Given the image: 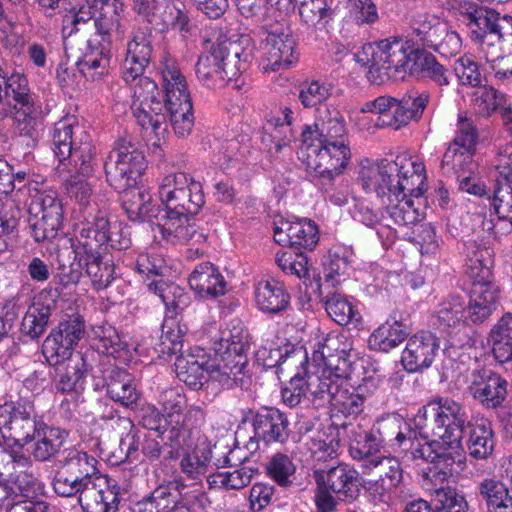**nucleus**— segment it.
<instances>
[{
	"label": "nucleus",
	"mask_w": 512,
	"mask_h": 512,
	"mask_svg": "<svg viewBox=\"0 0 512 512\" xmlns=\"http://www.w3.org/2000/svg\"><path fill=\"white\" fill-rule=\"evenodd\" d=\"M414 65L412 76L428 78L439 87L449 85V71L437 61L434 55L420 50L415 54Z\"/></svg>",
	"instance_id": "46"
},
{
	"label": "nucleus",
	"mask_w": 512,
	"mask_h": 512,
	"mask_svg": "<svg viewBox=\"0 0 512 512\" xmlns=\"http://www.w3.org/2000/svg\"><path fill=\"white\" fill-rule=\"evenodd\" d=\"M409 335L408 328L400 321L387 320L369 337V344L383 352L397 347Z\"/></svg>",
	"instance_id": "44"
},
{
	"label": "nucleus",
	"mask_w": 512,
	"mask_h": 512,
	"mask_svg": "<svg viewBox=\"0 0 512 512\" xmlns=\"http://www.w3.org/2000/svg\"><path fill=\"white\" fill-rule=\"evenodd\" d=\"M40 109H35L32 113L23 112L21 116L16 115L17 135L16 144L24 147V154H30L38 145L40 139V121L38 116Z\"/></svg>",
	"instance_id": "45"
},
{
	"label": "nucleus",
	"mask_w": 512,
	"mask_h": 512,
	"mask_svg": "<svg viewBox=\"0 0 512 512\" xmlns=\"http://www.w3.org/2000/svg\"><path fill=\"white\" fill-rule=\"evenodd\" d=\"M252 414V426L257 439L266 444L284 443L289 437V421L284 413L274 407H261Z\"/></svg>",
	"instance_id": "20"
},
{
	"label": "nucleus",
	"mask_w": 512,
	"mask_h": 512,
	"mask_svg": "<svg viewBox=\"0 0 512 512\" xmlns=\"http://www.w3.org/2000/svg\"><path fill=\"white\" fill-rule=\"evenodd\" d=\"M354 420L358 421L357 429H354V459L359 457L362 461L364 458L373 456L379 451L381 439L378 432L373 430V419L366 416H356Z\"/></svg>",
	"instance_id": "42"
},
{
	"label": "nucleus",
	"mask_w": 512,
	"mask_h": 512,
	"mask_svg": "<svg viewBox=\"0 0 512 512\" xmlns=\"http://www.w3.org/2000/svg\"><path fill=\"white\" fill-rule=\"evenodd\" d=\"M314 124L301 132V153L308 169L320 177L332 179L346 168L350 155L349 135L343 117L333 109H318Z\"/></svg>",
	"instance_id": "3"
},
{
	"label": "nucleus",
	"mask_w": 512,
	"mask_h": 512,
	"mask_svg": "<svg viewBox=\"0 0 512 512\" xmlns=\"http://www.w3.org/2000/svg\"><path fill=\"white\" fill-rule=\"evenodd\" d=\"M56 366L58 378L55 388L61 393L77 391L91 368L81 352H75L74 355H70Z\"/></svg>",
	"instance_id": "30"
},
{
	"label": "nucleus",
	"mask_w": 512,
	"mask_h": 512,
	"mask_svg": "<svg viewBox=\"0 0 512 512\" xmlns=\"http://www.w3.org/2000/svg\"><path fill=\"white\" fill-rule=\"evenodd\" d=\"M116 191L121 194V205L130 221L140 223L152 221V218L159 221L162 210L152 204V197L146 190L136 185Z\"/></svg>",
	"instance_id": "24"
},
{
	"label": "nucleus",
	"mask_w": 512,
	"mask_h": 512,
	"mask_svg": "<svg viewBox=\"0 0 512 512\" xmlns=\"http://www.w3.org/2000/svg\"><path fill=\"white\" fill-rule=\"evenodd\" d=\"M159 401L165 412L164 416L171 425V438L180 436V425L183 411L186 408V397L175 388L164 390L159 397Z\"/></svg>",
	"instance_id": "48"
},
{
	"label": "nucleus",
	"mask_w": 512,
	"mask_h": 512,
	"mask_svg": "<svg viewBox=\"0 0 512 512\" xmlns=\"http://www.w3.org/2000/svg\"><path fill=\"white\" fill-rule=\"evenodd\" d=\"M52 137V149L60 164L73 154L76 146H79V139L89 138L82 127L79 126L75 116H65L54 124Z\"/></svg>",
	"instance_id": "23"
},
{
	"label": "nucleus",
	"mask_w": 512,
	"mask_h": 512,
	"mask_svg": "<svg viewBox=\"0 0 512 512\" xmlns=\"http://www.w3.org/2000/svg\"><path fill=\"white\" fill-rule=\"evenodd\" d=\"M165 92V111L175 134L187 137L194 127L193 105L187 82L177 65L166 60L161 68Z\"/></svg>",
	"instance_id": "6"
},
{
	"label": "nucleus",
	"mask_w": 512,
	"mask_h": 512,
	"mask_svg": "<svg viewBox=\"0 0 512 512\" xmlns=\"http://www.w3.org/2000/svg\"><path fill=\"white\" fill-rule=\"evenodd\" d=\"M477 494L488 512H512V490L496 478H484L477 484Z\"/></svg>",
	"instance_id": "38"
},
{
	"label": "nucleus",
	"mask_w": 512,
	"mask_h": 512,
	"mask_svg": "<svg viewBox=\"0 0 512 512\" xmlns=\"http://www.w3.org/2000/svg\"><path fill=\"white\" fill-rule=\"evenodd\" d=\"M120 488L116 482L100 474L90 484L79 504L83 512H118Z\"/></svg>",
	"instance_id": "18"
},
{
	"label": "nucleus",
	"mask_w": 512,
	"mask_h": 512,
	"mask_svg": "<svg viewBox=\"0 0 512 512\" xmlns=\"http://www.w3.org/2000/svg\"><path fill=\"white\" fill-rule=\"evenodd\" d=\"M174 366L178 379L193 390L200 389L207 381L209 366L204 355L181 353L176 357Z\"/></svg>",
	"instance_id": "33"
},
{
	"label": "nucleus",
	"mask_w": 512,
	"mask_h": 512,
	"mask_svg": "<svg viewBox=\"0 0 512 512\" xmlns=\"http://www.w3.org/2000/svg\"><path fill=\"white\" fill-rule=\"evenodd\" d=\"M108 397L126 408L138 405L141 393L133 383L132 376L124 369L113 367L104 376Z\"/></svg>",
	"instance_id": "25"
},
{
	"label": "nucleus",
	"mask_w": 512,
	"mask_h": 512,
	"mask_svg": "<svg viewBox=\"0 0 512 512\" xmlns=\"http://www.w3.org/2000/svg\"><path fill=\"white\" fill-rule=\"evenodd\" d=\"M189 285L200 297L216 298L227 291V282L210 262L197 265L189 276Z\"/></svg>",
	"instance_id": "29"
},
{
	"label": "nucleus",
	"mask_w": 512,
	"mask_h": 512,
	"mask_svg": "<svg viewBox=\"0 0 512 512\" xmlns=\"http://www.w3.org/2000/svg\"><path fill=\"white\" fill-rule=\"evenodd\" d=\"M315 361H323L329 369V378L334 380L336 403L340 407L342 414L348 417L352 412V383L350 376L352 372V362L350 361L349 351L342 350L335 356L325 357L320 350L313 353Z\"/></svg>",
	"instance_id": "15"
},
{
	"label": "nucleus",
	"mask_w": 512,
	"mask_h": 512,
	"mask_svg": "<svg viewBox=\"0 0 512 512\" xmlns=\"http://www.w3.org/2000/svg\"><path fill=\"white\" fill-rule=\"evenodd\" d=\"M499 288L493 281H471L470 300L466 304L467 321L482 323L496 308Z\"/></svg>",
	"instance_id": "22"
},
{
	"label": "nucleus",
	"mask_w": 512,
	"mask_h": 512,
	"mask_svg": "<svg viewBox=\"0 0 512 512\" xmlns=\"http://www.w3.org/2000/svg\"><path fill=\"white\" fill-rule=\"evenodd\" d=\"M148 289L158 295L167 308L182 311L189 303V296L175 285H168L162 280H153L147 284Z\"/></svg>",
	"instance_id": "57"
},
{
	"label": "nucleus",
	"mask_w": 512,
	"mask_h": 512,
	"mask_svg": "<svg viewBox=\"0 0 512 512\" xmlns=\"http://www.w3.org/2000/svg\"><path fill=\"white\" fill-rule=\"evenodd\" d=\"M411 40L424 48H433L439 37L445 34L446 24L437 17L428 14H417L410 22Z\"/></svg>",
	"instance_id": "39"
},
{
	"label": "nucleus",
	"mask_w": 512,
	"mask_h": 512,
	"mask_svg": "<svg viewBox=\"0 0 512 512\" xmlns=\"http://www.w3.org/2000/svg\"><path fill=\"white\" fill-rule=\"evenodd\" d=\"M2 76L5 82V99L8 106H12L16 115L21 116L23 112L32 113L40 109L37 105L29 87L28 79L23 73L13 72L10 75L2 68Z\"/></svg>",
	"instance_id": "27"
},
{
	"label": "nucleus",
	"mask_w": 512,
	"mask_h": 512,
	"mask_svg": "<svg viewBox=\"0 0 512 512\" xmlns=\"http://www.w3.org/2000/svg\"><path fill=\"white\" fill-rule=\"evenodd\" d=\"M439 348V339L432 332H419L408 339L401 363L408 372L422 371L431 366Z\"/></svg>",
	"instance_id": "17"
},
{
	"label": "nucleus",
	"mask_w": 512,
	"mask_h": 512,
	"mask_svg": "<svg viewBox=\"0 0 512 512\" xmlns=\"http://www.w3.org/2000/svg\"><path fill=\"white\" fill-rule=\"evenodd\" d=\"M78 264L90 278L94 289L107 288L114 280V264L102 251H77Z\"/></svg>",
	"instance_id": "28"
},
{
	"label": "nucleus",
	"mask_w": 512,
	"mask_h": 512,
	"mask_svg": "<svg viewBox=\"0 0 512 512\" xmlns=\"http://www.w3.org/2000/svg\"><path fill=\"white\" fill-rule=\"evenodd\" d=\"M152 30L147 26L134 25L126 44V54L122 64V79L134 82L148 67L154 51Z\"/></svg>",
	"instance_id": "14"
},
{
	"label": "nucleus",
	"mask_w": 512,
	"mask_h": 512,
	"mask_svg": "<svg viewBox=\"0 0 512 512\" xmlns=\"http://www.w3.org/2000/svg\"><path fill=\"white\" fill-rule=\"evenodd\" d=\"M254 296L257 308L267 314H279L290 304L284 283L273 278L260 280L255 285Z\"/></svg>",
	"instance_id": "26"
},
{
	"label": "nucleus",
	"mask_w": 512,
	"mask_h": 512,
	"mask_svg": "<svg viewBox=\"0 0 512 512\" xmlns=\"http://www.w3.org/2000/svg\"><path fill=\"white\" fill-rule=\"evenodd\" d=\"M159 196L165 206L157 223L162 238L173 245L206 243L208 235L192 222L205 204L201 183L184 172L171 173L163 178Z\"/></svg>",
	"instance_id": "2"
},
{
	"label": "nucleus",
	"mask_w": 512,
	"mask_h": 512,
	"mask_svg": "<svg viewBox=\"0 0 512 512\" xmlns=\"http://www.w3.org/2000/svg\"><path fill=\"white\" fill-rule=\"evenodd\" d=\"M434 509L437 512H467V502L455 489L441 488L435 492Z\"/></svg>",
	"instance_id": "64"
},
{
	"label": "nucleus",
	"mask_w": 512,
	"mask_h": 512,
	"mask_svg": "<svg viewBox=\"0 0 512 512\" xmlns=\"http://www.w3.org/2000/svg\"><path fill=\"white\" fill-rule=\"evenodd\" d=\"M350 262L347 251L334 247L329 251V262L325 265V282L332 286L349 278Z\"/></svg>",
	"instance_id": "56"
},
{
	"label": "nucleus",
	"mask_w": 512,
	"mask_h": 512,
	"mask_svg": "<svg viewBox=\"0 0 512 512\" xmlns=\"http://www.w3.org/2000/svg\"><path fill=\"white\" fill-rule=\"evenodd\" d=\"M457 126V135L443 155L441 168L445 173H454L458 179L459 174L472 173L478 133L473 121L465 116H459Z\"/></svg>",
	"instance_id": "9"
},
{
	"label": "nucleus",
	"mask_w": 512,
	"mask_h": 512,
	"mask_svg": "<svg viewBox=\"0 0 512 512\" xmlns=\"http://www.w3.org/2000/svg\"><path fill=\"white\" fill-rule=\"evenodd\" d=\"M147 164L130 136L119 137L104 162L106 180L114 190L136 186Z\"/></svg>",
	"instance_id": "7"
},
{
	"label": "nucleus",
	"mask_w": 512,
	"mask_h": 512,
	"mask_svg": "<svg viewBox=\"0 0 512 512\" xmlns=\"http://www.w3.org/2000/svg\"><path fill=\"white\" fill-rule=\"evenodd\" d=\"M305 366L306 365L300 367L305 373L307 386H309L308 394L311 396L313 403L318 406L332 403L338 411L342 413L336 403L334 380L329 378V376L327 378H321L316 375H308Z\"/></svg>",
	"instance_id": "53"
},
{
	"label": "nucleus",
	"mask_w": 512,
	"mask_h": 512,
	"mask_svg": "<svg viewBox=\"0 0 512 512\" xmlns=\"http://www.w3.org/2000/svg\"><path fill=\"white\" fill-rule=\"evenodd\" d=\"M73 163L75 171L83 177H89L94 172L95 148L89 138L79 139V146H76L73 154L67 159Z\"/></svg>",
	"instance_id": "61"
},
{
	"label": "nucleus",
	"mask_w": 512,
	"mask_h": 512,
	"mask_svg": "<svg viewBox=\"0 0 512 512\" xmlns=\"http://www.w3.org/2000/svg\"><path fill=\"white\" fill-rule=\"evenodd\" d=\"M420 49L412 48L399 39L381 40L379 42L378 64L375 70L368 72V81L382 84L386 80H403L413 74L415 54Z\"/></svg>",
	"instance_id": "8"
},
{
	"label": "nucleus",
	"mask_w": 512,
	"mask_h": 512,
	"mask_svg": "<svg viewBox=\"0 0 512 512\" xmlns=\"http://www.w3.org/2000/svg\"><path fill=\"white\" fill-rule=\"evenodd\" d=\"M143 112L132 110L137 123L145 130L151 129L156 136L167 131L165 100L143 106Z\"/></svg>",
	"instance_id": "54"
},
{
	"label": "nucleus",
	"mask_w": 512,
	"mask_h": 512,
	"mask_svg": "<svg viewBox=\"0 0 512 512\" xmlns=\"http://www.w3.org/2000/svg\"><path fill=\"white\" fill-rule=\"evenodd\" d=\"M40 423L30 405H16L12 402L0 405V434L14 445L23 447L32 442Z\"/></svg>",
	"instance_id": "10"
},
{
	"label": "nucleus",
	"mask_w": 512,
	"mask_h": 512,
	"mask_svg": "<svg viewBox=\"0 0 512 512\" xmlns=\"http://www.w3.org/2000/svg\"><path fill=\"white\" fill-rule=\"evenodd\" d=\"M465 383L466 392L487 409L501 408L507 398L508 382L491 369L484 367L469 369Z\"/></svg>",
	"instance_id": "12"
},
{
	"label": "nucleus",
	"mask_w": 512,
	"mask_h": 512,
	"mask_svg": "<svg viewBox=\"0 0 512 512\" xmlns=\"http://www.w3.org/2000/svg\"><path fill=\"white\" fill-rule=\"evenodd\" d=\"M102 0H85L78 8H72L62 20L63 37H71L77 33L87 34L92 30L95 16Z\"/></svg>",
	"instance_id": "37"
},
{
	"label": "nucleus",
	"mask_w": 512,
	"mask_h": 512,
	"mask_svg": "<svg viewBox=\"0 0 512 512\" xmlns=\"http://www.w3.org/2000/svg\"><path fill=\"white\" fill-rule=\"evenodd\" d=\"M137 81L133 88L131 109L143 112V106L153 104L155 101H162L161 92L154 80L143 74L135 80Z\"/></svg>",
	"instance_id": "59"
},
{
	"label": "nucleus",
	"mask_w": 512,
	"mask_h": 512,
	"mask_svg": "<svg viewBox=\"0 0 512 512\" xmlns=\"http://www.w3.org/2000/svg\"><path fill=\"white\" fill-rule=\"evenodd\" d=\"M28 225L35 242H49L56 238L62 223L34 213H29Z\"/></svg>",
	"instance_id": "62"
},
{
	"label": "nucleus",
	"mask_w": 512,
	"mask_h": 512,
	"mask_svg": "<svg viewBox=\"0 0 512 512\" xmlns=\"http://www.w3.org/2000/svg\"><path fill=\"white\" fill-rule=\"evenodd\" d=\"M210 461V449H204L201 453H199L198 449H195L183 455L179 463V468L187 479L198 483L201 482L202 478L206 475Z\"/></svg>",
	"instance_id": "51"
},
{
	"label": "nucleus",
	"mask_w": 512,
	"mask_h": 512,
	"mask_svg": "<svg viewBox=\"0 0 512 512\" xmlns=\"http://www.w3.org/2000/svg\"><path fill=\"white\" fill-rule=\"evenodd\" d=\"M425 166L406 156L394 161L382 159L360 163L357 182L366 194L375 193L378 198L387 197L390 204L403 202L408 196L420 197L426 190Z\"/></svg>",
	"instance_id": "4"
},
{
	"label": "nucleus",
	"mask_w": 512,
	"mask_h": 512,
	"mask_svg": "<svg viewBox=\"0 0 512 512\" xmlns=\"http://www.w3.org/2000/svg\"><path fill=\"white\" fill-rule=\"evenodd\" d=\"M298 260H294L292 255L289 253H283L277 256L278 266L287 274L297 275L299 278H304V284L306 285V293L310 298L322 297V284L321 277L315 271L310 273L307 268V257L302 254V251H295Z\"/></svg>",
	"instance_id": "32"
},
{
	"label": "nucleus",
	"mask_w": 512,
	"mask_h": 512,
	"mask_svg": "<svg viewBox=\"0 0 512 512\" xmlns=\"http://www.w3.org/2000/svg\"><path fill=\"white\" fill-rule=\"evenodd\" d=\"M67 436L68 434L60 428L40 423L32 446L33 458L39 462L49 461L60 452Z\"/></svg>",
	"instance_id": "36"
},
{
	"label": "nucleus",
	"mask_w": 512,
	"mask_h": 512,
	"mask_svg": "<svg viewBox=\"0 0 512 512\" xmlns=\"http://www.w3.org/2000/svg\"><path fill=\"white\" fill-rule=\"evenodd\" d=\"M79 71L92 81L100 80L107 75L110 68V58L102 50L91 51L76 62Z\"/></svg>",
	"instance_id": "58"
},
{
	"label": "nucleus",
	"mask_w": 512,
	"mask_h": 512,
	"mask_svg": "<svg viewBox=\"0 0 512 512\" xmlns=\"http://www.w3.org/2000/svg\"><path fill=\"white\" fill-rule=\"evenodd\" d=\"M495 169L498 173L493 196L488 200L494 207L500 220L512 224V146L499 151L495 159Z\"/></svg>",
	"instance_id": "16"
},
{
	"label": "nucleus",
	"mask_w": 512,
	"mask_h": 512,
	"mask_svg": "<svg viewBox=\"0 0 512 512\" xmlns=\"http://www.w3.org/2000/svg\"><path fill=\"white\" fill-rule=\"evenodd\" d=\"M97 463V460L86 451L72 448L66 450L65 456L58 460L55 472L94 480L100 475Z\"/></svg>",
	"instance_id": "35"
},
{
	"label": "nucleus",
	"mask_w": 512,
	"mask_h": 512,
	"mask_svg": "<svg viewBox=\"0 0 512 512\" xmlns=\"http://www.w3.org/2000/svg\"><path fill=\"white\" fill-rule=\"evenodd\" d=\"M354 375L359 379L355 396L360 400L376 391L382 379L380 369L369 356L357 357L354 360Z\"/></svg>",
	"instance_id": "43"
},
{
	"label": "nucleus",
	"mask_w": 512,
	"mask_h": 512,
	"mask_svg": "<svg viewBox=\"0 0 512 512\" xmlns=\"http://www.w3.org/2000/svg\"><path fill=\"white\" fill-rule=\"evenodd\" d=\"M256 359L265 368L278 367L280 370L298 367V364L300 366L308 364L307 353L302 348H294L291 352L286 349L283 353L280 347H261L256 352Z\"/></svg>",
	"instance_id": "41"
},
{
	"label": "nucleus",
	"mask_w": 512,
	"mask_h": 512,
	"mask_svg": "<svg viewBox=\"0 0 512 512\" xmlns=\"http://www.w3.org/2000/svg\"><path fill=\"white\" fill-rule=\"evenodd\" d=\"M28 213L48 217L63 223V205L57 192L53 190L38 192L31 200Z\"/></svg>",
	"instance_id": "50"
},
{
	"label": "nucleus",
	"mask_w": 512,
	"mask_h": 512,
	"mask_svg": "<svg viewBox=\"0 0 512 512\" xmlns=\"http://www.w3.org/2000/svg\"><path fill=\"white\" fill-rule=\"evenodd\" d=\"M91 333L92 347L98 353L115 359H126L128 344L121 339L114 326L109 323L94 325Z\"/></svg>",
	"instance_id": "34"
},
{
	"label": "nucleus",
	"mask_w": 512,
	"mask_h": 512,
	"mask_svg": "<svg viewBox=\"0 0 512 512\" xmlns=\"http://www.w3.org/2000/svg\"><path fill=\"white\" fill-rule=\"evenodd\" d=\"M93 480L67 476L62 473L55 472L52 480V488L55 494L63 498H72L78 496V500L82 498L85 491L88 490Z\"/></svg>",
	"instance_id": "60"
},
{
	"label": "nucleus",
	"mask_w": 512,
	"mask_h": 512,
	"mask_svg": "<svg viewBox=\"0 0 512 512\" xmlns=\"http://www.w3.org/2000/svg\"><path fill=\"white\" fill-rule=\"evenodd\" d=\"M465 253L466 274L470 281H492L493 258L491 249L475 240H468L465 243Z\"/></svg>",
	"instance_id": "31"
},
{
	"label": "nucleus",
	"mask_w": 512,
	"mask_h": 512,
	"mask_svg": "<svg viewBox=\"0 0 512 512\" xmlns=\"http://www.w3.org/2000/svg\"><path fill=\"white\" fill-rule=\"evenodd\" d=\"M52 314L50 304L36 302L26 311L22 322L21 332L30 339L40 338L46 331Z\"/></svg>",
	"instance_id": "47"
},
{
	"label": "nucleus",
	"mask_w": 512,
	"mask_h": 512,
	"mask_svg": "<svg viewBox=\"0 0 512 512\" xmlns=\"http://www.w3.org/2000/svg\"><path fill=\"white\" fill-rule=\"evenodd\" d=\"M437 319L443 327L458 328L467 322L466 302L461 296L451 295L439 304Z\"/></svg>",
	"instance_id": "49"
},
{
	"label": "nucleus",
	"mask_w": 512,
	"mask_h": 512,
	"mask_svg": "<svg viewBox=\"0 0 512 512\" xmlns=\"http://www.w3.org/2000/svg\"><path fill=\"white\" fill-rule=\"evenodd\" d=\"M317 225L307 219L296 221L281 220L274 227V240L282 246H289L295 251L312 250L319 241Z\"/></svg>",
	"instance_id": "19"
},
{
	"label": "nucleus",
	"mask_w": 512,
	"mask_h": 512,
	"mask_svg": "<svg viewBox=\"0 0 512 512\" xmlns=\"http://www.w3.org/2000/svg\"><path fill=\"white\" fill-rule=\"evenodd\" d=\"M85 335V322L80 315L70 316L51 330L42 345V354L49 365H57L74 355V347Z\"/></svg>",
	"instance_id": "11"
},
{
	"label": "nucleus",
	"mask_w": 512,
	"mask_h": 512,
	"mask_svg": "<svg viewBox=\"0 0 512 512\" xmlns=\"http://www.w3.org/2000/svg\"><path fill=\"white\" fill-rule=\"evenodd\" d=\"M115 18H117V11L114 0H102L92 27L103 41H111Z\"/></svg>",
	"instance_id": "63"
},
{
	"label": "nucleus",
	"mask_w": 512,
	"mask_h": 512,
	"mask_svg": "<svg viewBox=\"0 0 512 512\" xmlns=\"http://www.w3.org/2000/svg\"><path fill=\"white\" fill-rule=\"evenodd\" d=\"M266 33L264 56L267 62L265 71L287 69L296 62L295 39L286 22L265 24L261 28Z\"/></svg>",
	"instance_id": "13"
},
{
	"label": "nucleus",
	"mask_w": 512,
	"mask_h": 512,
	"mask_svg": "<svg viewBox=\"0 0 512 512\" xmlns=\"http://www.w3.org/2000/svg\"><path fill=\"white\" fill-rule=\"evenodd\" d=\"M360 462L362 473H365V469L369 468V465H373L374 468H377L379 480L391 491L400 487L403 482V470L400 462L395 458H384L380 461L376 459L364 461L363 459Z\"/></svg>",
	"instance_id": "52"
},
{
	"label": "nucleus",
	"mask_w": 512,
	"mask_h": 512,
	"mask_svg": "<svg viewBox=\"0 0 512 512\" xmlns=\"http://www.w3.org/2000/svg\"><path fill=\"white\" fill-rule=\"evenodd\" d=\"M250 56L237 42L206 40L196 63V76L207 87H222L247 69Z\"/></svg>",
	"instance_id": "5"
},
{
	"label": "nucleus",
	"mask_w": 512,
	"mask_h": 512,
	"mask_svg": "<svg viewBox=\"0 0 512 512\" xmlns=\"http://www.w3.org/2000/svg\"><path fill=\"white\" fill-rule=\"evenodd\" d=\"M313 478L316 485H322L332 491L336 497L343 501L348 497L352 487V474L348 464H339L328 471L315 469Z\"/></svg>",
	"instance_id": "40"
},
{
	"label": "nucleus",
	"mask_w": 512,
	"mask_h": 512,
	"mask_svg": "<svg viewBox=\"0 0 512 512\" xmlns=\"http://www.w3.org/2000/svg\"><path fill=\"white\" fill-rule=\"evenodd\" d=\"M425 429L433 440L425 454L424 449H417L421 457L431 462L450 466L455 463V456L461 455V441L467 436V450L477 460L487 459L494 450V432L491 422L480 418L474 422L469 419L466 408L448 397H439L428 402L424 407Z\"/></svg>",
	"instance_id": "1"
},
{
	"label": "nucleus",
	"mask_w": 512,
	"mask_h": 512,
	"mask_svg": "<svg viewBox=\"0 0 512 512\" xmlns=\"http://www.w3.org/2000/svg\"><path fill=\"white\" fill-rule=\"evenodd\" d=\"M266 472L279 486L288 487L293 483L296 466L289 455L278 452L267 462Z\"/></svg>",
	"instance_id": "55"
},
{
	"label": "nucleus",
	"mask_w": 512,
	"mask_h": 512,
	"mask_svg": "<svg viewBox=\"0 0 512 512\" xmlns=\"http://www.w3.org/2000/svg\"><path fill=\"white\" fill-rule=\"evenodd\" d=\"M110 228L111 224L106 211L98 209L95 213H89L85 220L76 226L77 249L90 252L102 251V247L109 239Z\"/></svg>",
	"instance_id": "21"
}]
</instances>
